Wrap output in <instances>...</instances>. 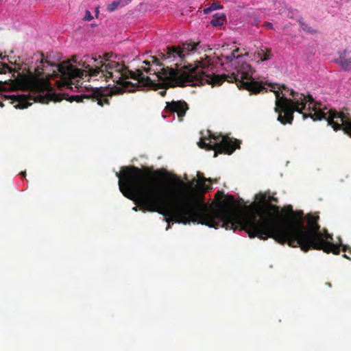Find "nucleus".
<instances>
[{"instance_id": "obj_1", "label": "nucleus", "mask_w": 351, "mask_h": 351, "mask_svg": "<svg viewBox=\"0 0 351 351\" xmlns=\"http://www.w3.org/2000/svg\"><path fill=\"white\" fill-rule=\"evenodd\" d=\"M169 176L165 169L153 170L148 167H136V204L143 210L156 212L165 217L169 223L188 224L191 222L217 229L245 231L250 236V227L247 226V217L256 216L258 220L263 215L269 216L274 221H287L278 218L279 206L267 203L265 212L243 214L239 210L227 206L213 208L205 204H198L189 191L197 182L195 179L187 185L176 175H171L175 187L162 186L153 181L156 177ZM251 238L250 237H249Z\"/></svg>"}, {"instance_id": "obj_17", "label": "nucleus", "mask_w": 351, "mask_h": 351, "mask_svg": "<svg viewBox=\"0 0 351 351\" xmlns=\"http://www.w3.org/2000/svg\"><path fill=\"white\" fill-rule=\"evenodd\" d=\"M123 1H121L120 0L119 1H113L112 3H110L108 6V10L110 11V12H113L114 10H115L118 7H122L121 6V3Z\"/></svg>"}, {"instance_id": "obj_7", "label": "nucleus", "mask_w": 351, "mask_h": 351, "mask_svg": "<svg viewBox=\"0 0 351 351\" xmlns=\"http://www.w3.org/2000/svg\"><path fill=\"white\" fill-rule=\"evenodd\" d=\"M208 136V143L201 140L198 145L202 149L214 150V157H217L219 154L230 155L237 149L240 148V141L230 138L228 135H217L209 132Z\"/></svg>"}, {"instance_id": "obj_26", "label": "nucleus", "mask_w": 351, "mask_h": 351, "mask_svg": "<svg viewBox=\"0 0 351 351\" xmlns=\"http://www.w3.org/2000/svg\"><path fill=\"white\" fill-rule=\"evenodd\" d=\"M285 209L287 212L293 213L292 206L291 205L287 206Z\"/></svg>"}, {"instance_id": "obj_4", "label": "nucleus", "mask_w": 351, "mask_h": 351, "mask_svg": "<svg viewBox=\"0 0 351 351\" xmlns=\"http://www.w3.org/2000/svg\"><path fill=\"white\" fill-rule=\"evenodd\" d=\"M280 90H274V93L276 99L275 112L278 113L277 119L282 124H291L296 111L302 114L304 119L310 117L313 121L324 119L335 131L343 130L351 136V117L347 110L341 112L330 110L326 113L321 110V104L316 103L310 95L305 96L291 89L289 95L293 99H288L285 95L280 97Z\"/></svg>"}, {"instance_id": "obj_16", "label": "nucleus", "mask_w": 351, "mask_h": 351, "mask_svg": "<svg viewBox=\"0 0 351 351\" xmlns=\"http://www.w3.org/2000/svg\"><path fill=\"white\" fill-rule=\"evenodd\" d=\"M256 199L260 201L262 204L265 205V207H267V197L266 194L260 193L256 195Z\"/></svg>"}, {"instance_id": "obj_8", "label": "nucleus", "mask_w": 351, "mask_h": 351, "mask_svg": "<svg viewBox=\"0 0 351 351\" xmlns=\"http://www.w3.org/2000/svg\"><path fill=\"white\" fill-rule=\"evenodd\" d=\"M189 109V105L184 100L166 102L165 108L162 112V117L165 118L176 113L178 120L182 121Z\"/></svg>"}, {"instance_id": "obj_27", "label": "nucleus", "mask_w": 351, "mask_h": 351, "mask_svg": "<svg viewBox=\"0 0 351 351\" xmlns=\"http://www.w3.org/2000/svg\"><path fill=\"white\" fill-rule=\"evenodd\" d=\"M160 95L162 96V97H164L165 96L167 92H166V90H161L160 93Z\"/></svg>"}, {"instance_id": "obj_10", "label": "nucleus", "mask_w": 351, "mask_h": 351, "mask_svg": "<svg viewBox=\"0 0 351 351\" xmlns=\"http://www.w3.org/2000/svg\"><path fill=\"white\" fill-rule=\"evenodd\" d=\"M112 56H113V53L112 52L104 53L103 58H101V56H98V58H97L96 55L95 56H93V57L85 56L84 59V60H81L79 62L78 64L80 65V63L82 62V61H86L87 60V62H89V64H90V65L93 66V68H95L94 64H97L98 62H99L100 60H102L104 63V62L105 63H108V62H114V60H111Z\"/></svg>"}, {"instance_id": "obj_21", "label": "nucleus", "mask_w": 351, "mask_h": 351, "mask_svg": "<svg viewBox=\"0 0 351 351\" xmlns=\"http://www.w3.org/2000/svg\"><path fill=\"white\" fill-rule=\"evenodd\" d=\"M337 245L339 246V247H340L341 246H342V251H343V252H351V248H350L349 246H348V245H342L341 243H340V244H337Z\"/></svg>"}, {"instance_id": "obj_29", "label": "nucleus", "mask_w": 351, "mask_h": 351, "mask_svg": "<svg viewBox=\"0 0 351 351\" xmlns=\"http://www.w3.org/2000/svg\"><path fill=\"white\" fill-rule=\"evenodd\" d=\"M222 195H223V194H222L219 191H217V194H216V196H217V197H219H219H220V196H221Z\"/></svg>"}, {"instance_id": "obj_33", "label": "nucleus", "mask_w": 351, "mask_h": 351, "mask_svg": "<svg viewBox=\"0 0 351 351\" xmlns=\"http://www.w3.org/2000/svg\"><path fill=\"white\" fill-rule=\"evenodd\" d=\"M343 257H345V258H349L346 256V254H343Z\"/></svg>"}, {"instance_id": "obj_11", "label": "nucleus", "mask_w": 351, "mask_h": 351, "mask_svg": "<svg viewBox=\"0 0 351 351\" xmlns=\"http://www.w3.org/2000/svg\"><path fill=\"white\" fill-rule=\"evenodd\" d=\"M33 101H36L35 99L29 95H19L16 97L14 102H17L14 107L16 108L23 109L30 106Z\"/></svg>"}, {"instance_id": "obj_3", "label": "nucleus", "mask_w": 351, "mask_h": 351, "mask_svg": "<svg viewBox=\"0 0 351 351\" xmlns=\"http://www.w3.org/2000/svg\"><path fill=\"white\" fill-rule=\"evenodd\" d=\"M319 216H308L307 227L289 221H274L267 215H263L260 220L256 216L247 217L251 238L262 240L271 238L278 243L287 244L292 247H300L305 252L311 250H322L325 253L339 254V246L333 243V236L326 229L323 232L318 224Z\"/></svg>"}, {"instance_id": "obj_15", "label": "nucleus", "mask_w": 351, "mask_h": 351, "mask_svg": "<svg viewBox=\"0 0 351 351\" xmlns=\"http://www.w3.org/2000/svg\"><path fill=\"white\" fill-rule=\"evenodd\" d=\"M220 8H221V5L219 3H217V2L213 3L209 7H208L204 10V14H208L210 12H212L213 10H216Z\"/></svg>"}, {"instance_id": "obj_18", "label": "nucleus", "mask_w": 351, "mask_h": 351, "mask_svg": "<svg viewBox=\"0 0 351 351\" xmlns=\"http://www.w3.org/2000/svg\"><path fill=\"white\" fill-rule=\"evenodd\" d=\"M197 177L198 180L199 181L201 184H204L205 183V182L207 180L209 182L211 181L210 178L206 179V178H204L203 173L199 171H197Z\"/></svg>"}, {"instance_id": "obj_13", "label": "nucleus", "mask_w": 351, "mask_h": 351, "mask_svg": "<svg viewBox=\"0 0 351 351\" xmlns=\"http://www.w3.org/2000/svg\"><path fill=\"white\" fill-rule=\"evenodd\" d=\"M226 16L224 14L216 13L213 16L210 24L215 27H219L224 24Z\"/></svg>"}, {"instance_id": "obj_28", "label": "nucleus", "mask_w": 351, "mask_h": 351, "mask_svg": "<svg viewBox=\"0 0 351 351\" xmlns=\"http://www.w3.org/2000/svg\"><path fill=\"white\" fill-rule=\"evenodd\" d=\"M228 199H230V202H231L232 204H233V203H234V197H233V196H232V195H231V196H229V197H228Z\"/></svg>"}, {"instance_id": "obj_12", "label": "nucleus", "mask_w": 351, "mask_h": 351, "mask_svg": "<svg viewBox=\"0 0 351 351\" xmlns=\"http://www.w3.org/2000/svg\"><path fill=\"white\" fill-rule=\"evenodd\" d=\"M335 62L346 71L351 70V58L346 57V51L339 53V56L335 60Z\"/></svg>"}, {"instance_id": "obj_30", "label": "nucleus", "mask_w": 351, "mask_h": 351, "mask_svg": "<svg viewBox=\"0 0 351 351\" xmlns=\"http://www.w3.org/2000/svg\"><path fill=\"white\" fill-rule=\"evenodd\" d=\"M20 175H21V176L24 177V176H25V175H26V172H25V171H21V172L20 173Z\"/></svg>"}, {"instance_id": "obj_35", "label": "nucleus", "mask_w": 351, "mask_h": 351, "mask_svg": "<svg viewBox=\"0 0 351 351\" xmlns=\"http://www.w3.org/2000/svg\"><path fill=\"white\" fill-rule=\"evenodd\" d=\"M5 67H6V69H9V70L10 69V67H9L8 66H6Z\"/></svg>"}, {"instance_id": "obj_20", "label": "nucleus", "mask_w": 351, "mask_h": 351, "mask_svg": "<svg viewBox=\"0 0 351 351\" xmlns=\"http://www.w3.org/2000/svg\"><path fill=\"white\" fill-rule=\"evenodd\" d=\"M93 19V16H92V14H91L90 12V11H88V10H86V13H85V16H84V21H91Z\"/></svg>"}, {"instance_id": "obj_5", "label": "nucleus", "mask_w": 351, "mask_h": 351, "mask_svg": "<svg viewBox=\"0 0 351 351\" xmlns=\"http://www.w3.org/2000/svg\"><path fill=\"white\" fill-rule=\"evenodd\" d=\"M239 49L226 55L220 54L219 61L222 65H228L231 67V72L228 74L215 75L213 66L210 65L209 60L201 61L193 67L190 72L189 77L197 80L206 81L213 86L221 85L223 82L235 83L239 89L246 90L251 93L258 94L266 89L262 82L255 81L252 77L253 69L251 66L243 61L242 55H236Z\"/></svg>"}, {"instance_id": "obj_9", "label": "nucleus", "mask_w": 351, "mask_h": 351, "mask_svg": "<svg viewBox=\"0 0 351 351\" xmlns=\"http://www.w3.org/2000/svg\"><path fill=\"white\" fill-rule=\"evenodd\" d=\"M84 99H90L93 102H96L101 107L104 105L110 104V101L108 97L105 95L101 94L98 90H93L88 95H72L66 99V100L70 102L76 101L77 103H80L83 102Z\"/></svg>"}, {"instance_id": "obj_32", "label": "nucleus", "mask_w": 351, "mask_h": 351, "mask_svg": "<svg viewBox=\"0 0 351 351\" xmlns=\"http://www.w3.org/2000/svg\"><path fill=\"white\" fill-rule=\"evenodd\" d=\"M3 103L0 101V107H3Z\"/></svg>"}, {"instance_id": "obj_23", "label": "nucleus", "mask_w": 351, "mask_h": 351, "mask_svg": "<svg viewBox=\"0 0 351 351\" xmlns=\"http://www.w3.org/2000/svg\"><path fill=\"white\" fill-rule=\"evenodd\" d=\"M271 202H278V198L274 196L267 197V202H269L271 204Z\"/></svg>"}, {"instance_id": "obj_14", "label": "nucleus", "mask_w": 351, "mask_h": 351, "mask_svg": "<svg viewBox=\"0 0 351 351\" xmlns=\"http://www.w3.org/2000/svg\"><path fill=\"white\" fill-rule=\"evenodd\" d=\"M269 86L271 87V89L270 90L271 91H273L274 90H278L279 88H280V96H282V95H285L286 97V95L285 94L282 93V90H286L287 91H289V89H287V87L285 85V84H282V85H279L278 84H269Z\"/></svg>"}, {"instance_id": "obj_6", "label": "nucleus", "mask_w": 351, "mask_h": 351, "mask_svg": "<svg viewBox=\"0 0 351 351\" xmlns=\"http://www.w3.org/2000/svg\"><path fill=\"white\" fill-rule=\"evenodd\" d=\"M199 43H184L182 45L172 46L167 47V52L160 55V59L167 61V63L174 62L170 66H162L159 58L156 56H151L150 60L143 61L146 66H142L144 71L150 75H156L162 88L175 87L178 80L180 79L178 67L183 61L184 58L190 53L196 51Z\"/></svg>"}, {"instance_id": "obj_31", "label": "nucleus", "mask_w": 351, "mask_h": 351, "mask_svg": "<svg viewBox=\"0 0 351 351\" xmlns=\"http://www.w3.org/2000/svg\"><path fill=\"white\" fill-rule=\"evenodd\" d=\"M225 47H228V45L225 46V45H223L222 46V50L224 51L225 50Z\"/></svg>"}, {"instance_id": "obj_22", "label": "nucleus", "mask_w": 351, "mask_h": 351, "mask_svg": "<svg viewBox=\"0 0 351 351\" xmlns=\"http://www.w3.org/2000/svg\"><path fill=\"white\" fill-rule=\"evenodd\" d=\"M271 58V51L268 50L266 53L264 54V56L261 58V60H267Z\"/></svg>"}, {"instance_id": "obj_34", "label": "nucleus", "mask_w": 351, "mask_h": 351, "mask_svg": "<svg viewBox=\"0 0 351 351\" xmlns=\"http://www.w3.org/2000/svg\"><path fill=\"white\" fill-rule=\"evenodd\" d=\"M133 209L136 211L137 210V207L136 206L134 207Z\"/></svg>"}, {"instance_id": "obj_2", "label": "nucleus", "mask_w": 351, "mask_h": 351, "mask_svg": "<svg viewBox=\"0 0 351 351\" xmlns=\"http://www.w3.org/2000/svg\"><path fill=\"white\" fill-rule=\"evenodd\" d=\"M50 66H56L60 75V87H66L73 89V86L78 88L83 82L82 80L89 81L91 78L104 77L108 82L111 80L114 84L119 85L117 87L118 93L123 92H132L135 89V85L128 80L133 79L138 82L149 86L153 84V81L148 76H145L142 69H136V71L129 70L123 63L118 62H108L104 63L102 60L95 64V68L86 61H82L80 66L82 69H78L69 62L60 64H55L43 58V54H40V65L34 69V73L29 71L27 75H23L20 80L21 85L30 91L41 93L47 90L50 88V75L44 77V64Z\"/></svg>"}, {"instance_id": "obj_25", "label": "nucleus", "mask_w": 351, "mask_h": 351, "mask_svg": "<svg viewBox=\"0 0 351 351\" xmlns=\"http://www.w3.org/2000/svg\"><path fill=\"white\" fill-rule=\"evenodd\" d=\"M120 1H123V2L121 3V6H122V7H123V6H125V5H128V4H129V3L132 1V0H120Z\"/></svg>"}, {"instance_id": "obj_19", "label": "nucleus", "mask_w": 351, "mask_h": 351, "mask_svg": "<svg viewBox=\"0 0 351 351\" xmlns=\"http://www.w3.org/2000/svg\"><path fill=\"white\" fill-rule=\"evenodd\" d=\"M299 23L300 25V26L302 27V28L304 30V31H306V32H311V27H308V25H306L304 21H303V19H301L299 20Z\"/></svg>"}, {"instance_id": "obj_24", "label": "nucleus", "mask_w": 351, "mask_h": 351, "mask_svg": "<svg viewBox=\"0 0 351 351\" xmlns=\"http://www.w3.org/2000/svg\"><path fill=\"white\" fill-rule=\"evenodd\" d=\"M263 25L268 29H271L273 28L272 23L269 22H265Z\"/></svg>"}]
</instances>
